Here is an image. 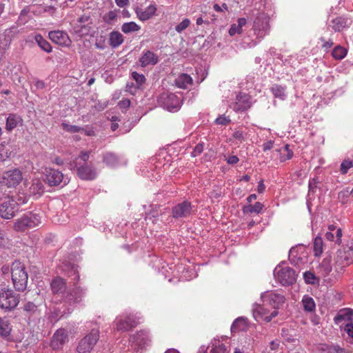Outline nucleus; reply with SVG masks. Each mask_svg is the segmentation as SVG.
<instances>
[{"mask_svg": "<svg viewBox=\"0 0 353 353\" xmlns=\"http://www.w3.org/2000/svg\"><path fill=\"white\" fill-rule=\"evenodd\" d=\"M263 205L260 202H256L254 205L248 204L243 208V213H256L259 214L261 212Z\"/></svg>", "mask_w": 353, "mask_h": 353, "instance_id": "72a5a7b5", "label": "nucleus"}, {"mask_svg": "<svg viewBox=\"0 0 353 353\" xmlns=\"http://www.w3.org/2000/svg\"><path fill=\"white\" fill-rule=\"evenodd\" d=\"M8 236L5 231L0 230V246H5L8 243Z\"/></svg>", "mask_w": 353, "mask_h": 353, "instance_id": "864d4df0", "label": "nucleus"}, {"mask_svg": "<svg viewBox=\"0 0 353 353\" xmlns=\"http://www.w3.org/2000/svg\"><path fill=\"white\" fill-rule=\"evenodd\" d=\"M103 161L107 166L114 168L119 164V157L112 152H106L103 156Z\"/></svg>", "mask_w": 353, "mask_h": 353, "instance_id": "c756f323", "label": "nucleus"}, {"mask_svg": "<svg viewBox=\"0 0 353 353\" xmlns=\"http://www.w3.org/2000/svg\"><path fill=\"white\" fill-rule=\"evenodd\" d=\"M342 231L340 228H338L336 232V243L340 244L341 243Z\"/></svg>", "mask_w": 353, "mask_h": 353, "instance_id": "69168bd1", "label": "nucleus"}, {"mask_svg": "<svg viewBox=\"0 0 353 353\" xmlns=\"http://www.w3.org/2000/svg\"><path fill=\"white\" fill-rule=\"evenodd\" d=\"M51 289L54 294H63L66 289L65 280L59 276L54 278L51 282Z\"/></svg>", "mask_w": 353, "mask_h": 353, "instance_id": "cd10ccee", "label": "nucleus"}, {"mask_svg": "<svg viewBox=\"0 0 353 353\" xmlns=\"http://www.w3.org/2000/svg\"><path fill=\"white\" fill-rule=\"evenodd\" d=\"M85 294V292L84 289L81 287H75L71 292L67 294L65 299L70 303H79L81 301Z\"/></svg>", "mask_w": 353, "mask_h": 353, "instance_id": "b1692460", "label": "nucleus"}, {"mask_svg": "<svg viewBox=\"0 0 353 353\" xmlns=\"http://www.w3.org/2000/svg\"><path fill=\"white\" fill-rule=\"evenodd\" d=\"M92 21L88 15H83L77 19L74 30L81 36L88 34L91 29Z\"/></svg>", "mask_w": 353, "mask_h": 353, "instance_id": "f3484780", "label": "nucleus"}, {"mask_svg": "<svg viewBox=\"0 0 353 353\" xmlns=\"http://www.w3.org/2000/svg\"><path fill=\"white\" fill-rule=\"evenodd\" d=\"M344 330L349 336L353 338V323H347L344 327Z\"/></svg>", "mask_w": 353, "mask_h": 353, "instance_id": "5fc2aeb1", "label": "nucleus"}, {"mask_svg": "<svg viewBox=\"0 0 353 353\" xmlns=\"http://www.w3.org/2000/svg\"><path fill=\"white\" fill-rule=\"evenodd\" d=\"M115 3L119 7L123 8L129 5L130 1L129 0H115Z\"/></svg>", "mask_w": 353, "mask_h": 353, "instance_id": "e2e57ef3", "label": "nucleus"}, {"mask_svg": "<svg viewBox=\"0 0 353 353\" xmlns=\"http://www.w3.org/2000/svg\"><path fill=\"white\" fill-rule=\"evenodd\" d=\"M313 250L316 256H320L323 251V241L321 237L316 236L313 242Z\"/></svg>", "mask_w": 353, "mask_h": 353, "instance_id": "4c0bfd02", "label": "nucleus"}, {"mask_svg": "<svg viewBox=\"0 0 353 353\" xmlns=\"http://www.w3.org/2000/svg\"><path fill=\"white\" fill-rule=\"evenodd\" d=\"M123 41V35L119 32H112L110 34V43L112 47L117 48Z\"/></svg>", "mask_w": 353, "mask_h": 353, "instance_id": "f704fd0d", "label": "nucleus"}, {"mask_svg": "<svg viewBox=\"0 0 353 353\" xmlns=\"http://www.w3.org/2000/svg\"><path fill=\"white\" fill-rule=\"evenodd\" d=\"M157 8L154 5H150L145 9L138 8L136 13L141 21H146L150 19L156 12Z\"/></svg>", "mask_w": 353, "mask_h": 353, "instance_id": "bb28decb", "label": "nucleus"}, {"mask_svg": "<svg viewBox=\"0 0 353 353\" xmlns=\"http://www.w3.org/2000/svg\"><path fill=\"white\" fill-rule=\"evenodd\" d=\"M192 212L191 203L185 201L172 208V216L175 219L188 217Z\"/></svg>", "mask_w": 353, "mask_h": 353, "instance_id": "6ab92c4d", "label": "nucleus"}, {"mask_svg": "<svg viewBox=\"0 0 353 353\" xmlns=\"http://www.w3.org/2000/svg\"><path fill=\"white\" fill-rule=\"evenodd\" d=\"M132 77L139 85H142L145 81V76L137 72H132Z\"/></svg>", "mask_w": 353, "mask_h": 353, "instance_id": "49530a36", "label": "nucleus"}, {"mask_svg": "<svg viewBox=\"0 0 353 353\" xmlns=\"http://www.w3.org/2000/svg\"><path fill=\"white\" fill-rule=\"evenodd\" d=\"M210 353H230V345H227L219 339H213L210 345Z\"/></svg>", "mask_w": 353, "mask_h": 353, "instance_id": "4be33fe9", "label": "nucleus"}, {"mask_svg": "<svg viewBox=\"0 0 353 353\" xmlns=\"http://www.w3.org/2000/svg\"><path fill=\"white\" fill-rule=\"evenodd\" d=\"M351 23V21L344 17H339L330 22V26L335 31L340 32Z\"/></svg>", "mask_w": 353, "mask_h": 353, "instance_id": "a878e982", "label": "nucleus"}, {"mask_svg": "<svg viewBox=\"0 0 353 353\" xmlns=\"http://www.w3.org/2000/svg\"><path fill=\"white\" fill-rule=\"evenodd\" d=\"M12 280L16 290L23 292L27 288L28 273L25 270L24 265L19 261H15L12 264Z\"/></svg>", "mask_w": 353, "mask_h": 353, "instance_id": "f03ea898", "label": "nucleus"}, {"mask_svg": "<svg viewBox=\"0 0 353 353\" xmlns=\"http://www.w3.org/2000/svg\"><path fill=\"white\" fill-rule=\"evenodd\" d=\"M108 101L99 102L97 105H95V108L98 111H101L108 106Z\"/></svg>", "mask_w": 353, "mask_h": 353, "instance_id": "052dcab7", "label": "nucleus"}, {"mask_svg": "<svg viewBox=\"0 0 353 353\" xmlns=\"http://www.w3.org/2000/svg\"><path fill=\"white\" fill-rule=\"evenodd\" d=\"M320 40L323 42L322 47L325 48V50L330 49L333 46V42L330 39L326 41L323 37H321Z\"/></svg>", "mask_w": 353, "mask_h": 353, "instance_id": "4d7b16f0", "label": "nucleus"}, {"mask_svg": "<svg viewBox=\"0 0 353 353\" xmlns=\"http://www.w3.org/2000/svg\"><path fill=\"white\" fill-rule=\"evenodd\" d=\"M273 147V141H269L263 143V151L270 150Z\"/></svg>", "mask_w": 353, "mask_h": 353, "instance_id": "0e129e2a", "label": "nucleus"}, {"mask_svg": "<svg viewBox=\"0 0 353 353\" xmlns=\"http://www.w3.org/2000/svg\"><path fill=\"white\" fill-rule=\"evenodd\" d=\"M89 154V152H81L79 155L71 162L70 169L75 170L80 179L91 181L97 177V172L90 163H87Z\"/></svg>", "mask_w": 353, "mask_h": 353, "instance_id": "f257e3e1", "label": "nucleus"}, {"mask_svg": "<svg viewBox=\"0 0 353 353\" xmlns=\"http://www.w3.org/2000/svg\"><path fill=\"white\" fill-rule=\"evenodd\" d=\"M213 8H214V10H216V12H221L223 10V9H224L225 10H228V7L226 3H223L222 6H220L219 4L215 3L214 5Z\"/></svg>", "mask_w": 353, "mask_h": 353, "instance_id": "bf43d9fd", "label": "nucleus"}, {"mask_svg": "<svg viewBox=\"0 0 353 353\" xmlns=\"http://www.w3.org/2000/svg\"><path fill=\"white\" fill-rule=\"evenodd\" d=\"M140 27L133 21L124 23L121 26V30L125 34L138 31Z\"/></svg>", "mask_w": 353, "mask_h": 353, "instance_id": "ea45409f", "label": "nucleus"}, {"mask_svg": "<svg viewBox=\"0 0 353 353\" xmlns=\"http://www.w3.org/2000/svg\"><path fill=\"white\" fill-rule=\"evenodd\" d=\"M353 167V163L351 161L345 160L343 161L340 166L341 172L344 174H346L350 168Z\"/></svg>", "mask_w": 353, "mask_h": 353, "instance_id": "c03bdc74", "label": "nucleus"}, {"mask_svg": "<svg viewBox=\"0 0 353 353\" xmlns=\"http://www.w3.org/2000/svg\"><path fill=\"white\" fill-rule=\"evenodd\" d=\"M138 321L133 316H119L114 322V325L118 331L125 332L135 327Z\"/></svg>", "mask_w": 353, "mask_h": 353, "instance_id": "ddd939ff", "label": "nucleus"}, {"mask_svg": "<svg viewBox=\"0 0 353 353\" xmlns=\"http://www.w3.org/2000/svg\"><path fill=\"white\" fill-rule=\"evenodd\" d=\"M8 157V151L6 149V146L0 144V161H5Z\"/></svg>", "mask_w": 353, "mask_h": 353, "instance_id": "3c124183", "label": "nucleus"}, {"mask_svg": "<svg viewBox=\"0 0 353 353\" xmlns=\"http://www.w3.org/2000/svg\"><path fill=\"white\" fill-rule=\"evenodd\" d=\"M304 279L307 283L313 284L315 282L316 276L310 272H306L303 274Z\"/></svg>", "mask_w": 353, "mask_h": 353, "instance_id": "09e8293b", "label": "nucleus"}, {"mask_svg": "<svg viewBox=\"0 0 353 353\" xmlns=\"http://www.w3.org/2000/svg\"><path fill=\"white\" fill-rule=\"evenodd\" d=\"M148 332L141 330L130 337V343L131 347L137 352L143 350L150 343Z\"/></svg>", "mask_w": 353, "mask_h": 353, "instance_id": "9b49d317", "label": "nucleus"}, {"mask_svg": "<svg viewBox=\"0 0 353 353\" xmlns=\"http://www.w3.org/2000/svg\"><path fill=\"white\" fill-rule=\"evenodd\" d=\"M203 151V143H198L194 148L192 156L195 157L199 155Z\"/></svg>", "mask_w": 353, "mask_h": 353, "instance_id": "8fccbe9b", "label": "nucleus"}, {"mask_svg": "<svg viewBox=\"0 0 353 353\" xmlns=\"http://www.w3.org/2000/svg\"><path fill=\"white\" fill-rule=\"evenodd\" d=\"M94 45L95 47L99 50H104L105 48V45L103 40L97 41Z\"/></svg>", "mask_w": 353, "mask_h": 353, "instance_id": "774afa93", "label": "nucleus"}, {"mask_svg": "<svg viewBox=\"0 0 353 353\" xmlns=\"http://www.w3.org/2000/svg\"><path fill=\"white\" fill-rule=\"evenodd\" d=\"M99 337V331L92 330L79 341L77 348V352L79 353H90L98 341Z\"/></svg>", "mask_w": 353, "mask_h": 353, "instance_id": "9d476101", "label": "nucleus"}, {"mask_svg": "<svg viewBox=\"0 0 353 353\" xmlns=\"http://www.w3.org/2000/svg\"><path fill=\"white\" fill-rule=\"evenodd\" d=\"M19 303V295L12 290H2L0 292V307L10 310L17 306Z\"/></svg>", "mask_w": 353, "mask_h": 353, "instance_id": "1a4fd4ad", "label": "nucleus"}, {"mask_svg": "<svg viewBox=\"0 0 353 353\" xmlns=\"http://www.w3.org/2000/svg\"><path fill=\"white\" fill-rule=\"evenodd\" d=\"M28 192L30 195L39 197L44 192V186L40 179H36L32 181L31 185L29 188Z\"/></svg>", "mask_w": 353, "mask_h": 353, "instance_id": "393cba45", "label": "nucleus"}, {"mask_svg": "<svg viewBox=\"0 0 353 353\" xmlns=\"http://www.w3.org/2000/svg\"><path fill=\"white\" fill-rule=\"evenodd\" d=\"M230 121L231 120L229 117H227L225 115H221L216 119L214 122L217 125H227L230 123Z\"/></svg>", "mask_w": 353, "mask_h": 353, "instance_id": "de8ad7c7", "label": "nucleus"}, {"mask_svg": "<svg viewBox=\"0 0 353 353\" xmlns=\"http://www.w3.org/2000/svg\"><path fill=\"white\" fill-rule=\"evenodd\" d=\"M158 103L170 112H176L181 107L180 99L174 93H162L158 99Z\"/></svg>", "mask_w": 353, "mask_h": 353, "instance_id": "0eeeda50", "label": "nucleus"}, {"mask_svg": "<svg viewBox=\"0 0 353 353\" xmlns=\"http://www.w3.org/2000/svg\"><path fill=\"white\" fill-rule=\"evenodd\" d=\"M301 302L305 311L311 312L315 310V302L309 295L303 296Z\"/></svg>", "mask_w": 353, "mask_h": 353, "instance_id": "473e14b6", "label": "nucleus"}, {"mask_svg": "<svg viewBox=\"0 0 353 353\" xmlns=\"http://www.w3.org/2000/svg\"><path fill=\"white\" fill-rule=\"evenodd\" d=\"M233 137L238 140L243 139V133L242 131L237 130L233 133Z\"/></svg>", "mask_w": 353, "mask_h": 353, "instance_id": "338daca9", "label": "nucleus"}, {"mask_svg": "<svg viewBox=\"0 0 353 353\" xmlns=\"http://www.w3.org/2000/svg\"><path fill=\"white\" fill-rule=\"evenodd\" d=\"M334 261L335 265L339 269H343L353 263V239L338 250Z\"/></svg>", "mask_w": 353, "mask_h": 353, "instance_id": "7ed1b4c3", "label": "nucleus"}, {"mask_svg": "<svg viewBox=\"0 0 353 353\" xmlns=\"http://www.w3.org/2000/svg\"><path fill=\"white\" fill-rule=\"evenodd\" d=\"M48 36L52 41L60 46H68L71 42L68 34L63 31H50Z\"/></svg>", "mask_w": 353, "mask_h": 353, "instance_id": "aec40b11", "label": "nucleus"}, {"mask_svg": "<svg viewBox=\"0 0 353 353\" xmlns=\"http://www.w3.org/2000/svg\"><path fill=\"white\" fill-rule=\"evenodd\" d=\"M332 54L335 59L341 60L346 56L347 50L341 46H337L333 49Z\"/></svg>", "mask_w": 353, "mask_h": 353, "instance_id": "58836bf2", "label": "nucleus"}, {"mask_svg": "<svg viewBox=\"0 0 353 353\" xmlns=\"http://www.w3.org/2000/svg\"><path fill=\"white\" fill-rule=\"evenodd\" d=\"M271 91L276 98H279L281 100H284L286 97L285 87L280 85H274L271 88Z\"/></svg>", "mask_w": 353, "mask_h": 353, "instance_id": "c9c22d12", "label": "nucleus"}, {"mask_svg": "<svg viewBox=\"0 0 353 353\" xmlns=\"http://www.w3.org/2000/svg\"><path fill=\"white\" fill-rule=\"evenodd\" d=\"M274 276L284 286L292 285L296 279L295 271L290 267L277 266L274 270Z\"/></svg>", "mask_w": 353, "mask_h": 353, "instance_id": "423d86ee", "label": "nucleus"}, {"mask_svg": "<svg viewBox=\"0 0 353 353\" xmlns=\"http://www.w3.org/2000/svg\"><path fill=\"white\" fill-rule=\"evenodd\" d=\"M325 350L328 353H345V349L341 347L339 345H327Z\"/></svg>", "mask_w": 353, "mask_h": 353, "instance_id": "79ce46f5", "label": "nucleus"}, {"mask_svg": "<svg viewBox=\"0 0 353 353\" xmlns=\"http://www.w3.org/2000/svg\"><path fill=\"white\" fill-rule=\"evenodd\" d=\"M192 83V77L185 73L181 74L175 80V84L177 87L183 89L188 88L189 85Z\"/></svg>", "mask_w": 353, "mask_h": 353, "instance_id": "7c9ffc66", "label": "nucleus"}, {"mask_svg": "<svg viewBox=\"0 0 353 353\" xmlns=\"http://www.w3.org/2000/svg\"><path fill=\"white\" fill-rule=\"evenodd\" d=\"M190 24V21L188 19H184L179 24L175 27L177 32L181 33L185 30Z\"/></svg>", "mask_w": 353, "mask_h": 353, "instance_id": "37998d69", "label": "nucleus"}, {"mask_svg": "<svg viewBox=\"0 0 353 353\" xmlns=\"http://www.w3.org/2000/svg\"><path fill=\"white\" fill-rule=\"evenodd\" d=\"M241 32H242V29L239 28V26L236 24L232 25L229 30V34L231 36H233L235 34H241Z\"/></svg>", "mask_w": 353, "mask_h": 353, "instance_id": "603ef678", "label": "nucleus"}, {"mask_svg": "<svg viewBox=\"0 0 353 353\" xmlns=\"http://www.w3.org/2000/svg\"><path fill=\"white\" fill-rule=\"evenodd\" d=\"M12 327L9 321L5 318H0V335L7 337L10 334Z\"/></svg>", "mask_w": 353, "mask_h": 353, "instance_id": "2f4dec72", "label": "nucleus"}, {"mask_svg": "<svg viewBox=\"0 0 353 353\" xmlns=\"http://www.w3.org/2000/svg\"><path fill=\"white\" fill-rule=\"evenodd\" d=\"M35 309H36V305L31 302H28L26 304H25V305H24V310L26 311H29V312L34 311Z\"/></svg>", "mask_w": 353, "mask_h": 353, "instance_id": "680f3d73", "label": "nucleus"}, {"mask_svg": "<svg viewBox=\"0 0 353 353\" xmlns=\"http://www.w3.org/2000/svg\"><path fill=\"white\" fill-rule=\"evenodd\" d=\"M15 201H17V206L21 204H24L26 203L28 201V196L23 194L22 196L18 195L17 200Z\"/></svg>", "mask_w": 353, "mask_h": 353, "instance_id": "6e6d98bb", "label": "nucleus"}, {"mask_svg": "<svg viewBox=\"0 0 353 353\" xmlns=\"http://www.w3.org/2000/svg\"><path fill=\"white\" fill-rule=\"evenodd\" d=\"M69 179L63 174L53 168H46L45 170V181L50 186L65 185L69 183Z\"/></svg>", "mask_w": 353, "mask_h": 353, "instance_id": "6e6552de", "label": "nucleus"}, {"mask_svg": "<svg viewBox=\"0 0 353 353\" xmlns=\"http://www.w3.org/2000/svg\"><path fill=\"white\" fill-rule=\"evenodd\" d=\"M68 340V333L64 329H59L54 334L51 347L54 350L60 349Z\"/></svg>", "mask_w": 353, "mask_h": 353, "instance_id": "412c9836", "label": "nucleus"}, {"mask_svg": "<svg viewBox=\"0 0 353 353\" xmlns=\"http://www.w3.org/2000/svg\"><path fill=\"white\" fill-rule=\"evenodd\" d=\"M159 61L158 56L150 50L144 52L139 59V62L142 67H145L149 65H155Z\"/></svg>", "mask_w": 353, "mask_h": 353, "instance_id": "5701e85b", "label": "nucleus"}, {"mask_svg": "<svg viewBox=\"0 0 353 353\" xmlns=\"http://www.w3.org/2000/svg\"><path fill=\"white\" fill-rule=\"evenodd\" d=\"M41 223V217L38 214L29 212L16 220L14 229L17 232L25 230L38 226Z\"/></svg>", "mask_w": 353, "mask_h": 353, "instance_id": "20e7f679", "label": "nucleus"}, {"mask_svg": "<svg viewBox=\"0 0 353 353\" xmlns=\"http://www.w3.org/2000/svg\"><path fill=\"white\" fill-rule=\"evenodd\" d=\"M61 126L63 130L70 133L81 132L84 130L83 128L77 125H70L66 123H62Z\"/></svg>", "mask_w": 353, "mask_h": 353, "instance_id": "a19ab883", "label": "nucleus"}, {"mask_svg": "<svg viewBox=\"0 0 353 353\" xmlns=\"http://www.w3.org/2000/svg\"><path fill=\"white\" fill-rule=\"evenodd\" d=\"M245 325V319L243 317H239L237 318L232 323L231 326L232 331H235L237 330H240L241 325Z\"/></svg>", "mask_w": 353, "mask_h": 353, "instance_id": "a18cd8bd", "label": "nucleus"}, {"mask_svg": "<svg viewBox=\"0 0 353 353\" xmlns=\"http://www.w3.org/2000/svg\"><path fill=\"white\" fill-rule=\"evenodd\" d=\"M130 105V101L129 99H123L119 102L120 108H127Z\"/></svg>", "mask_w": 353, "mask_h": 353, "instance_id": "13d9d810", "label": "nucleus"}, {"mask_svg": "<svg viewBox=\"0 0 353 353\" xmlns=\"http://www.w3.org/2000/svg\"><path fill=\"white\" fill-rule=\"evenodd\" d=\"M261 299L271 305L274 310H276L283 305L285 302V297L282 294L274 292H266L261 294Z\"/></svg>", "mask_w": 353, "mask_h": 353, "instance_id": "2eb2a0df", "label": "nucleus"}, {"mask_svg": "<svg viewBox=\"0 0 353 353\" xmlns=\"http://www.w3.org/2000/svg\"><path fill=\"white\" fill-rule=\"evenodd\" d=\"M250 96L239 92L236 96V101L233 105V109L236 112H242L247 110L251 107Z\"/></svg>", "mask_w": 353, "mask_h": 353, "instance_id": "a211bd4d", "label": "nucleus"}, {"mask_svg": "<svg viewBox=\"0 0 353 353\" xmlns=\"http://www.w3.org/2000/svg\"><path fill=\"white\" fill-rule=\"evenodd\" d=\"M268 310L263 305L254 303L252 306V314L254 319L257 321L263 319L266 322H270L272 319L278 315V311L274 310L270 315H268Z\"/></svg>", "mask_w": 353, "mask_h": 353, "instance_id": "dca6fc26", "label": "nucleus"}, {"mask_svg": "<svg viewBox=\"0 0 353 353\" xmlns=\"http://www.w3.org/2000/svg\"><path fill=\"white\" fill-rule=\"evenodd\" d=\"M269 17L265 12L258 13L253 22L252 30L254 35L261 40L270 32Z\"/></svg>", "mask_w": 353, "mask_h": 353, "instance_id": "39448f33", "label": "nucleus"}, {"mask_svg": "<svg viewBox=\"0 0 353 353\" xmlns=\"http://www.w3.org/2000/svg\"><path fill=\"white\" fill-rule=\"evenodd\" d=\"M4 201L0 205V216L5 219H12L18 211L17 201L11 197H5Z\"/></svg>", "mask_w": 353, "mask_h": 353, "instance_id": "f8f14e48", "label": "nucleus"}, {"mask_svg": "<svg viewBox=\"0 0 353 353\" xmlns=\"http://www.w3.org/2000/svg\"><path fill=\"white\" fill-rule=\"evenodd\" d=\"M22 173L19 169H13L5 172L3 174L1 183L8 187H15L22 180Z\"/></svg>", "mask_w": 353, "mask_h": 353, "instance_id": "4468645a", "label": "nucleus"}, {"mask_svg": "<svg viewBox=\"0 0 353 353\" xmlns=\"http://www.w3.org/2000/svg\"><path fill=\"white\" fill-rule=\"evenodd\" d=\"M34 39L39 46L45 52H50L52 51V47L50 44L43 38V37L41 34H37L34 37Z\"/></svg>", "mask_w": 353, "mask_h": 353, "instance_id": "e433bc0d", "label": "nucleus"}, {"mask_svg": "<svg viewBox=\"0 0 353 353\" xmlns=\"http://www.w3.org/2000/svg\"><path fill=\"white\" fill-rule=\"evenodd\" d=\"M22 119L20 116L15 114H10L6 119V128L8 131L10 132L14 129L19 123L22 122Z\"/></svg>", "mask_w": 353, "mask_h": 353, "instance_id": "c85d7f7f", "label": "nucleus"}]
</instances>
